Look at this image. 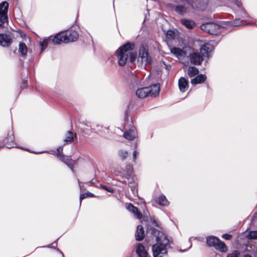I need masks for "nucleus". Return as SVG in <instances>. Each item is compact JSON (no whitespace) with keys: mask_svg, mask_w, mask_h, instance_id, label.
Instances as JSON below:
<instances>
[{"mask_svg":"<svg viewBox=\"0 0 257 257\" xmlns=\"http://www.w3.org/2000/svg\"><path fill=\"white\" fill-rule=\"evenodd\" d=\"M28 51V48L24 43L21 42L19 45V52L22 55L25 56Z\"/></svg>","mask_w":257,"mask_h":257,"instance_id":"bb28decb","label":"nucleus"},{"mask_svg":"<svg viewBox=\"0 0 257 257\" xmlns=\"http://www.w3.org/2000/svg\"><path fill=\"white\" fill-rule=\"evenodd\" d=\"M202 56L198 52H193L190 56L191 62L195 65L200 64L203 60Z\"/></svg>","mask_w":257,"mask_h":257,"instance_id":"ddd939ff","label":"nucleus"},{"mask_svg":"<svg viewBox=\"0 0 257 257\" xmlns=\"http://www.w3.org/2000/svg\"><path fill=\"white\" fill-rule=\"evenodd\" d=\"M248 238L256 239L257 238V231H251L249 232L247 235Z\"/></svg>","mask_w":257,"mask_h":257,"instance_id":"2f4dec72","label":"nucleus"},{"mask_svg":"<svg viewBox=\"0 0 257 257\" xmlns=\"http://www.w3.org/2000/svg\"><path fill=\"white\" fill-rule=\"evenodd\" d=\"M119 157L121 158V159H125L127 155H128V153L127 152L125 151H124V150H120L119 152Z\"/></svg>","mask_w":257,"mask_h":257,"instance_id":"72a5a7b5","label":"nucleus"},{"mask_svg":"<svg viewBox=\"0 0 257 257\" xmlns=\"http://www.w3.org/2000/svg\"><path fill=\"white\" fill-rule=\"evenodd\" d=\"M206 79L205 75L200 74L192 79L191 82L192 84H197L203 82Z\"/></svg>","mask_w":257,"mask_h":257,"instance_id":"5701e85b","label":"nucleus"},{"mask_svg":"<svg viewBox=\"0 0 257 257\" xmlns=\"http://www.w3.org/2000/svg\"><path fill=\"white\" fill-rule=\"evenodd\" d=\"M208 0H184L192 8L203 11L206 9L207 6ZM183 0H176L175 3L180 4Z\"/></svg>","mask_w":257,"mask_h":257,"instance_id":"39448f33","label":"nucleus"},{"mask_svg":"<svg viewBox=\"0 0 257 257\" xmlns=\"http://www.w3.org/2000/svg\"><path fill=\"white\" fill-rule=\"evenodd\" d=\"M244 257H251V255H248V254H246V255H245L244 256Z\"/></svg>","mask_w":257,"mask_h":257,"instance_id":"58836bf2","label":"nucleus"},{"mask_svg":"<svg viewBox=\"0 0 257 257\" xmlns=\"http://www.w3.org/2000/svg\"><path fill=\"white\" fill-rule=\"evenodd\" d=\"M149 88V96H156L160 92V86L159 84H155L150 87H147Z\"/></svg>","mask_w":257,"mask_h":257,"instance_id":"a211bd4d","label":"nucleus"},{"mask_svg":"<svg viewBox=\"0 0 257 257\" xmlns=\"http://www.w3.org/2000/svg\"><path fill=\"white\" fill-rule=\"evenodd\" d=\"M123 136L127 140L132 141L138 137V133L136 128L132 127L124 133Z\"/></svg>","mask_w":257,"mask_h":257,"instance_id":"f8f14e48","label":"nucleus"},{"mask_svg":"<svg viewBox=\"0 0 257 257\" xmlns=\"http://www.w3.org/2000/svg\"><path fill=\"white\" fill-rule=\"evenodd\" d=\"M62 151H63L62 147H59L57 149V151L55 154L56 156L58 158H59L61 160H62V159H63L65 157L62 154Z\"/></svg>","mask_w":257,"mask_h":257,"instance_id":"c756f323","label":"nucleus"},{"mask_svg":"<svg viewBox=\"0 0 257 257\" xmlns=\"http://www.w3.org/2000/svg\"><path fill=\"white\" fill-rule=\"evenodd\" d=\"M181 22L182 25L189 29H193L195 26V22L192 20L183 19Z\"/></svg>","mask_w":257,"mask_h":257,"instance_id":"b1692460","label":"nucleus"},{"mask_svg":"<svg viewBox=\"0 0 257 257\" xmlns=\"http://www.w3.org/2000/svg\"><path fill=\"white\" fill-rule=\"evenodd\" d=\"M136 252L139 257H148V252L141 243L137 245Z\"/></svg>","mask_w":257,"mask_h":257,"instance_id":"dca6fc26","label":"nucleus"},{"mask_svg":"<svg viewBox=\"0 0 257 257\" xmlns=\"http://www.w3.org/2000/svg\"><path fill=\"white\" fill-rule=\"evenodd\" d=\"M66 34L64 32H61L56 35L53 38L52 41L55 44H60L63 43H68V40L66 39Z\"/></svg>","mask_w":257,"mask_h":257,"instance_id":"6e6552de","label":"nucleus"},{"mask_svg":"<svg viewBox=\"0 0 257 257\" xmlns=\"http://www.w3.org/2000/svg\"><path fill=\"white\" fill-rule=\"evenodd\" d=\"M157 201L160 205L162 206H165L168 204V201L167 199L163 195H160Z\"/></svg>","mask_w":257,"mask_h":257,"instance_id":"cd10ccee","label":"nucleus"},{"mask_svg":"<svg viewBox=\"0 0 257 257\" xmlns=\"http://www.w3.org/2000/svg\"><path fill=\"white\" fill-rule=\"evenodd\" d=\"M101 187L102 188H103V189H105V190H106L107 191L109 192H111V193H112L113 192V190L112 188H110V187H108L106 186H101Z\"/></svg>","mask_w":257,"mask_h":257,"instance_id":"c9c22d12","label":"nucleus"},{"mask_svg":"<svg viewBox=\"0 0 257 257\" xmlns=\"http://www.w3.org/2000/svg\"><path fill=\"white\" fill-rule=\"evenodd\" d=\"M74 134L71 132H68L66 134V137L64 139V145L71 143L73 141Z\"/></svg>","mask_w":257,"mask_h":257,"instance_id":"393cba45","label":"nucleus"},{"mask_svg":"<svg viewBox=\"0 0 257 257\" xmlns=\"http://www.w3.org/2000/svg\"><path fill=\"white\" fill-rule=\"evenodd\" d=\"M144 236L145 233L143 227L142 226L138 225L136 233V239L141 240L144 238Z\"/></svg>","mask_w":257,"mask_h":257,"instance_id":"4be33fe9","label":"nucleus"},{"mask_svg":"<svg viewBox=\"0 0 257 257\" xmlns=\"http://www.w3.org/2000/svg\"><path fill=\"white\" fill-rule=\"evenodd\" d=\"M137 62L139 66H142L151 63V58L149 55L148 49L146 46L142 45L139 50V56L137 58Z\"/></svg>","mask_w":257,"mask_h":257,"instance_id":"7ed1b4c3","label":"nucleus"},{"mask_svg":"<svg viewBox=\"0 0 257 257\" xmlns=\"http://www.w3.org/2000/svg\"><path fill=\"white\" fill-rule=\"evenodd\" d=\"M212 46L209 43H207L201 47L200 53L203 56H208L209 53L212 51Z\"/></svg>","mask_w":257,"mask_h":257,"instance_id":"2eb2a0df","label":"nucleus"},{"mask_svg":"<svg viewBox=\"0 0 257 257\" xmlns=\"http://www.w3.org/2000/svg\"><path fill=\"white\" fill-rule=\"evenodd\" d=\"M201 29L210 34L216 35L221 31L222 27L213 23H207L201 26Z\"/></svg>","mask_w":257,"mask_h":257,"instance_id":"423d86ee","label":"nucleus"},{"mask_svg":"<svg viewBox=\"0 0 257 257\" xmlns=\"http://www.w3.org/2000/svg\"><path fill=\"white\" fill-rule=\"evenodd\" d=\"M222 237L226 240H229L231 238L232 236L229 234H224L222 235Z\"/></svg>","mask_w":257,"mask_h":257,"instance_id":"e433bc0d","label":"nucleus"},{"mask_svg":"<svg viewBox=\"0 0 257 257\" xmlns=\"http://www.w3.org/2000/svg\"><path fill=\"white\" fill-rule=\"evenodd\" d=\"M239 252L237 250H235L232 252L229 253L227 257H239Z\"/></svg>","mask_w":257,"mask_h":257,"instance_id":"f704fd0d","label":"nucleus"},{"mask_svg":"<svg viewBox=\"0 0 257 257\" xmlns=\"http://www.w3.org/2000/svg\"><path fill=\"white\" fill-rule=\"evenodd\" d=\"M156 236L157 243L152 246V251L154 257H163L167 251L166 245L168 244L169 240L165 234L158 230L154 231Z\"/></svg>","mask_w":257,"mask_h":257,"instance_id":"f03ea898","label":"nucleus"},{"mask_svg":"<svg viewBox=\"0 0 257 257\" xmlns=\"http://www.w3.org/2000/svg\"><path fill=\"white\" fill-rule=\"evenodd\" d=\"M149 88L147 87L138 89L136 91V95L141 98H144L149 96Z\"/></svg>","mask_w":257,"mask_h":257,"instance_id":"f3484780","label":"nucleus"},{"mask_svg":"<svg viewBox=\"0 0 257 257\" xmlns=\"http://www.w3.org/2000/svg\"><path fill=\"white\" fill-rule=\"evenodd\" d=\"M170 51L173 55L178 59H181L186 55V51L184 49H180L175 47L171 48Z\"/></svg>","mask_w":257,"mask_h":257,"instance_id":"1a4fd4ad","label":"nucleus"},{"mask_svg":"<svg viewBox=\"0 0 257 257\" xmlns=\"http://www.w3.org/2000/svg\"><path fill=\"white\" fill-rule=\"evenodd\" d=\"M12 39L10 36L7 34H0V45L8 47L11 45Z\"/></svg>","mask_w":257,"mask_h":257,"instance_id":"9d476101","label":"nucleus"},{"mask_svg":"<svg viewBox=\"0 0 257 257\" xmlns=\"http://www.w3.org/2000/svg\"><path fill=\"white\" fill-rule=\"evenodd\" d=\"M9 4L3 2L0 4V28H3L5 23H7V13Z\"/></svg>","mask_w":257,"mask_h":257,"instance_id":"0eeeda50","label":"nucleus"},{"mask_svg":"<svg viewBox=\"0 0 257 257\" xmlns=\"http://www.w3.org/2000/svg\"><path fill=\"white\" fill-rule=\"evenodd\" d=\"M198 70L196 67L193 66L189 67L187 70V73L190 77L198 74Z\"/></svg>","mask_w":257,"mask_h":257,"instance_id":"a878e982","label":"nucleus"},{"mask_svg":"<svg viewBox=\"0 0 257 257\" xmlns=\"http://www.w3.org/2000/svg\"><path fill=\"white\" fill-rule=\"evenodd\" d=\"M94 197V195L93 194L91 193H89V192L81 194V195L80 196V202L83 199H85V198H87V197Z\"/></svg>","mask_w":257,"mask_h":257,"instance_id":"473e14b6","label":"nucleus"},{"mask_svg":"<svg viewBox=\"0 0 257 257\" xmlns=\"http://www.w3.org/2000/svg\"><path fill=\"white\" fill-rule=\"evenodd\" d=\"M178 35V31L169 30L166 32V37L169 39H173Z\"/></svg>","mask_w":257,"mask_h":257,"instance_id":"c85d7f7f","label":"nucleus"},{"mask_svg":"<svg viewBox=\"0 0 257 257\" xmlns=\"http://www.w3.org/2000/svg\"><path fill=\"white\" fill-rule=\"evenodd\" d=\"M50 41L49 38H46L42 42L40 43V45L41 46V52L43 51L47 46L48 42Z\"/></svg>","mask_w":257,"mask_h":257,"instance_id":"7c9ffc66","label":"nucleus"},{"mask_svg":"<svg viewBox=\"0 0 257 257\" xmlns=\"http://www.w3.org/2000/svg\"><path fill=\"white\" fill-rule=\"evenodd\" d=\"M65 164H66L68 167H69L72 171H73V167L77 165V160H73L65 157L62 160Z\"/></svg>","mask_w":257,"mask_h":257,"instance_id":"aec40b11","label":"nucleus"},{"mask_svg":"<svg viewBox=\"0 0 257 257\" xmlns=\"http://www.w3.org/2000/svg\"><path fill=\"white\" fill-rule=\"evenodd\" d=\"M138 154H139V153L138 152H137L136 151L134 152L133 157H134V159H136L137 156L138 155Z\"/></svg>","mask_w":257,"mask_h":257,"instance_id":"4c0bfd02","label":"nucleus"},{"mask_svg":"<svg viewBox=\"0 0 257 257\" xmlns=\"http://www.w3.org/2000/svg\"><path fill=\"white\" fill-rule=\"evenodd\" d=\"M66 34V39L68 40V43L76 41L78 37V35L75 31H66L64 32Z\"/></svg>","mask_w":257,"mask_h":257,"instance_id":"6ab92c4d","label":"nucleus"},{"mask_svg":"<svg viewBox=\"0 0 257 257\" xmlns=\"http://www.w3.org/2000/svg\"><path fill=\"white\" fill-rule=\"evenodd\" d=\"M125 206L126 209L130 212L133 213L137 218L140 219L143 217L142 214L140 211H139L138 208L136 207L133 206L132 204L126 203L125 204Z\"/></svg>","mask_w":257,"mask_h":257,"instance_id":"9b49d317","label":"nucleus"},{"mask_svg":"<svg viewBox=\"0 0 257 257\" xmlns=\"http://www.w3.org/2000/svg\"><path fill=\"white\" fill-rule=\"evenodd\" d=\"M178 85L181 92H185L189 87L188 81L186 78L181 77L178 81Z\"/></svg>","mask_w":257,"mask_h":257,"instance_id":"4468645a","label":"nucleus"},{"mask_svg":"<svg viewBox=\"0 0 257 257\" xmlns=\"http://www.w3.org/2000/svg\"><path fill=\"white\" fill-rule=\"evenodd\" d=\"M172 7L174 10L180 15H183L187 12V8L184 6L173 4Z\"/></svg>","mask_w":257,"mask_h":257,"instance_id":"412c9836","label":"nucleus"},{"mask_svg":"<svg viewBox=\"0 0 257 257\" xmlns=\"http://www.w3.org/2000/svg\"><path fill=\"white\" fill-rule=\"evenodd\" d=\"M206 243L208 246H213L216 249L222 252H226L228 249L227 247L223 241L214 236L207 237Z\"/></svg>","mask_w":257,"mask_h":257,"instance_id":"20e7f679","label":"nucleus"},{"mask_svg":"<svg viewBox=\"0 0 257 257\" xmlns=\"http://www.w3.org/2000/svg\"><path fill=\"white\" fill-rule=\"evenodd\" d=\"M134 48L135 45L133 43H127L117 50L116 56L119 65L124 66L126 64L128 57L131 63H133L136 61L137 55L135 53L132 52Z\"/></svg>","mask_w":257,"mask_h":257,"instance_id":"f257e3e1","label":"nucleus"}]
</instances>
